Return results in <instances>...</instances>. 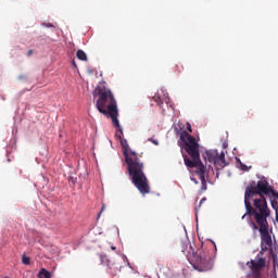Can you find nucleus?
Instances as JSON below:
<instances>
[{
	"instance_id": "a878e982",
	"label": "nucleus",
	"mask_w": 278,
	"mask_h": 278,
	"mask_svg": "<svg viewBox=\"0 0 278 278\" xmlns=\"http://www.w3.org/2000/svg\"><path fill=\"white\" fill-rule=\"evenodd\" d=\"M112 249H113V251H114L116 248L112 247Z\"/></svg>"
},
{
	"instance_id": "5701e85b",
	"label": "nucleus",
	"mask_w": 278,
	"mask_h": 278,
	"mask_svg": "<svg viewBox=\"0 0 278 278\" xmlns=\"http://www.w3.org/2000/svg\"><path fill=\"white\" fill-rule=\"evenodd\" d=\"M245 216H247V214H244V215L242 216V219H244Z\"/></svg>"
},
{
	"instance_id": "6e6552de",
	"label": "nucleus",
	"mask_w": 278,
	"mask_h": 278,
	"mask_svg": "<svg viewBox=\"0 0 278 278\" xmlns=\"http://www.w3.org/2000/svg\"><path fill=\"white\" fill-rule=\"evenodd\" d=\"M218 151L217 150H207L204 154V160L210 162V164H216L218 162Z\"/></svg>"
},
{
	"instance_id": "7ed1b4c3",
	"label": "nucleus",
	"mask_w": 278,
	"mask_h": 278,
	"mask_svg": "<svg viewBox=\"0 0 278 278\" xmlns=\"http://www.w3.org/2000/svg\"><path fill=\"white\" fill-rule=\"evenodd\" d=\"M93 97L97 99L96 108L98 112L106 116V118H111L112 124L116 127V140H123V128L118 122V103L112 90L106 87H97L93 91Z\"/></svg>"
},
{
	"instance_id": "393cba45",
	"label": "nucleus",
	"mask_w": 278,
	"mask_h": 278,
	"mask_svg": "<svg viewBox=\"0 0 278 278\" xmlns=\"http://www.w3.org/2000/svg\"><path fill=\"white\" fill-rule=\"evenodd\" d=\"M148 140H153V138H149Z\"/></svg>"
},
{
	"instance_id": "4468645a",
	"label": "nucleus",
	"mask_w": 278,
	"mask_h": 278,
	"mask_svg": "<svg viewBox=\"0 0 278 278\" xmlns=\"http://www.w3.org/2000/svg\"><path fill=\"white\" fill-rule=\"evenodd\" d=\"M31 262V258H29V256H26L25 254L22 256V264H24L25 266H29Z\"/></svg>"
},
{
	"instance_id": "9b49d317",
	"label": "nucleus",
	"mask_w": 278,
	"mask_h": 278,
	"mask_svg": "<svg viewBox=\"0 0 278 278\" xmlns=\"http://www.w3.org/2000/svg\"><path fill=\"white\" fill-rule=\"evenodd\" d=\"M76 56L83 62H88V55L86 54V52H84V50H77Z\"/></svg>"
},
{
	"instance_id": "b1692460",
	"label": "nucleus",
	"mask_w": 278,
	"mask_h": 278,
	"mask_svg": "<svg viewBox=\"0 0 278 278\" xmlns=\"http://www.w3.org/2000/svg\"><path fill=\"white\" fill-rule=\"evenodd\" d=\"M73 65H74V66H77V64H75V62H73Z\"/></svg>"
},
{
	"instance_id": "39448f33",
	"label": "nucleus",
	"mask_w": 278,
	"mask_h": 278,
	"mask_svg": "<svg viewBox=\"0 0 278 278\" xmlns=\"http://www.w3.org/2000/svg\"><path fill=\"white\" fill-rule=\"evenodd\" d=\"M186 256L190 264L200 270V273L212 270V258L210 256H203L199 253H194V251H192V245L189 247V251H187Z\"/></svg>"
},
{
	"instance_id": "412c9836",
	"label": "nucleus",
	"mask_w": 278,
	"mask_h": 278,
	"mask_svg": "<svg viewBox=\"0 0 278 278\" xmlns=\"http://www.w3.org/2000/svg\"><path fill=\"white\" fill-rule=\"evenodd\" d=\"M205 201V199H202L201 201H200V205H201V203H203Z\"/></svg>"
},
{
	"instance_id": "0eeeda50",
	"label": "nucleus",
	"mask_w": 278,
	"mask_h": 278,
	"mask_svg": "<svg viewBox=\"0 0 278 278\" xmlns=\"http://www.w3.org/2000/svg\"><path fill=\"white\" fill-rule=\"evenodd\" d=\"M100 262L102 264H106L108 268L110 269V273L112 275H115V273H118V265L111 260L108 258L105 255H100Z\"/></svg>"
},
{
	"instance_id": "f03ea898",
	"label": "nucleus",
	"mask_w": 278,
	"mask_h": 278,
	"mask_svg": "<svg viewBox=\"0 0 278 278\" xmlns=\"http://www.w3.org/2000/svg\"><path fill=\"white\" fill-rule=\"evenodd\" d=\"M125 162L128 166V175L140 194H149L151 187L149 186V178L144 174V163L138 157V153L129 149L127 140H121Z\"/></svg>"
},
{
	"instance_id": "423d86ee",
	"label": "nucleus",
	"mask_w": 278,
	"mask_h": 278,
	"mask_svg": "<svg viewBox=\"0 0 278 278\" xmlns=\"http://www.w3.org/2000/svg\"><path fill=\"white\" fill-rule=\"evenodd\" d=\"M193 168H197V174L200 177V181L202 184V188L204 190H206L207 189V182L205 180V165H203V162L202 163H198V165H195Z\"/></svg>"
},
{
	"instance_id": "f257e3e1",
	"label": "nucleus",
	"mask_w": 278,
	"mask_h": 278,
	"mask_svg": "<svg viewBox=\"0 0 278 278\" xmlns=\"http://www.w3.org/2000/svg\"><path fill=\"white\" fill-rule=\"evenodd\" d=\"M273 194H275V189L266 179L258 180L256 185L252 182L245 188V212L254 218V222H249V226L254 232L260 231L261 235V251L256 255V261L251 260L247 263L248 268H250L248 276L252 278L262 277V269L266 267L264 253L273 249V237L270 236V226L268 225L270 208H268V202H266V197L273 199Z\"/></svg>"
},
{
	"instance_id": "4be33fe9",
	"label": "nucleus",
	"mask_w": 278,
	"mask_h": 278,
	"mask_svg": "<svg viewBox=\"0 0 278 278\" xmlns=\"http://www.w3.org/2000/svg\"><path fill=\"white\" fill-rule=\"evenodd\" d=\"M101 210H102V212H103V210H105V206H102V208H101Z\"/></svg>"
},
{
	"instance_id": "2eb2a0df",
	"label": "nucleus",
	"mask_w": 278,
	"mask_h": 278,
	"mask_svg": "<svg viewBox=\"0 0 278 278\" xmlns=\"http://www.w3.org/2000/svg\"><path fill=\"white\" fill-rule=\"evenodd\" d=\"M67 181H68V184H72V186H75V184H77V177L70 175L67 177Z\"/></svg>"
},
{
	"instance_id": "dca6fc26",
	"label": "nucleus",
	"mask_w": 278,
	"mask_h": 278,
	"mask_svg": "<svg viewBox=\"0 0 278 278\" xmlns=\"http://www.w3.org/2000/svg\"><path fill=\"white\" fill-rule=\"evenodd\" d=\"M152 101H154L156 103V105H162V98H160V96L155 94L152 98Z\"/></svg>"
},
{
	"instance_id": "9d476101",
	"label": "nucleus",
	"mask_w": 278,
	"mask_h": 278,
	"mask_svg": "<svg viewBox=\"0 0 278 278\" xmlns=\"http://www.w3.org/2000/svg\"><path fill=\"white\" fill-rule=\"evenodd\" d=\"M38 278H51V271L46 268H41L37 275Z\"/></svg>"
},
{
	"instance_id": "ddd939ff",
	"label": "nucleus",
	"mask_w": 278,
	"mask_h": 278,
	"mask_svg": "<svg viewBox=\"0 0 278 278\" xmlns=\"http://www.w3.org/2000/svg\"><path fill=\"white\" fill-rule=\"evenodd\" d=\"M237 166H239L240 170H243V172H247L251 168V167L249 168L244 163H242L240 159H237Z\"/></svg>"
},
{
	"instance_id": "bb28decb",
	"label": "nucleus",
	"mask_w": 278,
	"mask_h": 278,
	"mask_svg": "<svg viewBox=\"0 0 278 278\" xmlns=\"http://www.w3.org/2000/svg\"><path fill=\"white\" fill-rule=\"evenodd\" d=\"M182 253H186V250H182Z\"/></svg>"
},
{
	"instance_id": "a211bd4d",
	"label": "nucleus",
	"mask_w": 278,
	"mask_h": 278,
	"mask_svg": "<svg viewBox=\"0 0 278 278\" xmlns=\"http://www.w3.org/2000/svg\"><path fill=\"white\" fill-rule=\"evenodd\" d=\"M43 26L45 27H53V24H51V23H43Z\"/></svg>"
},
{
	"instance_id": "6ab92c4d",
	"label": "nucleus",
	"mask_w": 278,
	"mask_h": 278,
	"mask_svg": "<svg viewBox=\"0 0 278 278\" xmlns=\"http://www.w3.org/2000/svg\"><path fill=\"white\" fill-rule=\"evenodd\" d=\"M33 54H34V50H28L27 55L29 56V55H33Z\"/></svg>"
},
{
	"instance_id": "aec40b11",
	"label": "nucleus",
	"mask_w": 278,
	"mask_h": 278,
	"mask_svg": "<svg viewBox=\"0 0 278 278\" xmlns=\"http://www.w3.org/2000/svg\"><path fill=\"white\" fill-rule=\"evenodd\" d=\"M153 144H159L157 140H152Z\"/></svg>"
},
{
	"instance_id": "20e7f679",
	"label": "nucleus",
	"mask_w": 278,
	"mask_h": 278,
	"mask_svg": "<svg viewBox=\"0 0 278 278\" xmlns=\"http://www.w3.org/2000/svg\"><path fill=\"white\" fill-rule=\"evenodd\" d=\"M184 149L187 151L190 157L185 156V164L188 168H194L197 165L201 164V154L199 153V141L197 140H185Z\"/></svg>"
},
{
	"instance_id": "1a4fd4ad",
	"label": "nucleus",
	"mask_w": 278,
	"mask_h": 278,
	"mask_svg": "<svg viewBox=\"0 0 278 278\" xmlns=\"http://www.w3.org/2000/svg\"><path fill=\"white\" fill-rule=\"evenodd\" d=\"M177 136H179V140H197V137L190 135L184 129L177 130Z\"/></svg>"
},
{
	"instance_id": "f8f14e48",
	"label": "nucleus",
	"mask_w": 278,
	"mask_h": 278,
	"mask_svg": "<svg viewBox=\"0 0 278 278\" xmlns=\"http://www.w3.org/2000/svg\"><path fill=\"white\" fill-rule=\"evenodd\" d=\"M216 164H218V166H223V164H225V166L227 165V163H225V152H220V154L217 152Z\"/></svg>"
},
{
	"instance_id": "cd10ccee",
	"label": "nucleus",
	"mask_w": 278,
	"mask_h": 278,
	"mask_svg": "<svg viewBox=\"0 0 278 278\" xmlns=\"http://www.w3.org/2000/svg\"><path fill=\"white\" fill-rule=\"evenodd\" d=\"M275 278H277V276H275Z\"/></svg>"
},
{
	"instance_id": "f3484780",
	"label": "nucleus",
	"mask_w": 278,
	"mask_h": 278,
	"mask_svg": "<svg viewBox=\"0 0 278 278\" xmlns=\"http://www.w3.org/2000/svg\"><path fill=\"white\" fill-rule=\"evenodd\" d=\"M187 131L192 134V126L190 125V123H187Z\"/></svg>"
}]
</instances>
